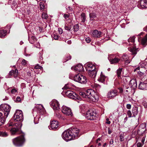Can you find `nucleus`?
I'll return each mask as SVG.
<instances>
[{"label": "nucleus", "mask_w": 147, "mask_h": 147, "mask_svg": "<svg viewBox=\"0 0 147 147\" xmlns=\"http://www.w3.org/2000/svg\"><path fill=\"white\" fill-rule=\"evenodd\" d=\"M23 119V116L22 111L17 110L15 113L13 117L11 119V121H18L17 123H14V127L12 128L10 130L12 135H20V136L12 140L13 144L17 146H22L26 142V139L25 137V134L21 130L22 125L21 122Z\"/></svg>", "instance_id": "f257e3e1"}, {"label": "nucleus", "mask_w": 147, "mask_h": 147, "mask_svg": "<svg viewBox=\"0 0 147 147\" xmlns=\"http://www.w3.org/2000/svg\"><path fill=\"white\" fill-rule=\"evenodd\" d=\"M79 129L77 128H70L64 131L62 136L66 141L74 140L79 137Z\"/></svg>", "instance_id": "f03ea898"}, {"label": "nucleus", "mask_w": 147, "mask_h": 147, "mask_svg": "<svg viewBox=\"0 0 147 147\" xmlns=\"http://www.w3.org/2000/svg\"><path fill=\"white\" fill-rule=\"evenodd\" d=\"M80 96L87 99L90 102H96L98 101V97L97 94L93 90L88 89L85 92H80Z\"/></svg>", "instance_id": "7ed1b4c3"}, {"label": "nucleus", "mask_w": 147, "mask_h": 147, "mask_svg": "<svg viewBox=\"0 0 147 147\" xmlns=\"http://www.w3.org/2000/svg\"><path fill=\"white\" fill-rule=\"evenodd\" d=\"M11 107L6 104H2L0 106V111H1L4 113V116L7 118L10 112Z\"/></svg>", "instance_id": "20e7f679"}, {"label": "nucleus", "mask_w": 147, "mask_h": 147, "mask_svg": "<svg viewBox=\"0 0 147 147\" xmlns=\"http://www.w3.org/2000/svg\"><path fill=\"white\" fill-rule=\"evenodd\" d=\"M86 117L88 120H94L96 118V113L92 110H89L87 111Z\"/></svg>", "instance_id": "39448f33"}, {"label": "nucleus", "mask_w": 147, "mask_h": 147, "mask_svg": "<svg viewBox=\"0 0 147 147\" xmlns=\"http://www.w3.org/2000/svg\"><path fill=\"white\" fill-rule=\"evenodd\" d=\"M65 94L70 98L75 100L77 99L79 100H81V98L79 96L72 91L68 90L66 92Z\"/></svg>", "instance_id": "423d86ee"}, {"label": "nucleus", "mask_w": 147, "mask_h": 147, "mask_svg": "<svg viewBox=\"0 0 147 147\" xmlns=\"http://www.w3.org/2000/svg\"><path fill=\"white\" fill-rule=\"evenodd\" d=\"M61 111L62 112L66 115L71 116L72 115V113L70 108L65 106H62Z\"/></svg>", "instance_id": "0eeeda50"}, {"label": "nucleus", "mask_w": 147, "mask_h": 147, "mask_svg": "<svg viewBox=\"0 0 147 147\" xmlns=\"http://www.w3.org/2000/svg\"><path fill=\"white\" fill-rule=\"evenodd\" d=\"M45 112V110L43 105L41 104H37V114H38L40 117H39V120L41 118V117H43V115Z\"/></svg>", "instance_id": "6e6552de"}, {"label": "nucleus", "mask_w": 147, "mask_h": 147, "mask_svg": "<svg viewBox=\"0 0 147 147\" xmlns=\"http://www.w3.org/2000/svg\"><path fill=\"white\" fill-rule=\"evenodd\" d=\"M50 104L53 110H58L59 109V104L57 100H53L50 103Z\"/></svg>", "instance_id": "1a4fd4ad"}, {"label": "nucleus", "mask_w": 147, "mask_h": 147, "mask_svg": "<svg viewBox=\"0 0 147 147\" xmlns=\"http://www.w3.org/2000/svg\"><path fill=\"white\" fill-rule=\"evenodd\" d=\"M72 70H74L76 72H77L80 71H82L83 70V66L80 64H79L76 66L75 67H71Z\"/></svg>", "instance_id": "9d476101"}, {"label": "nucleus", "mask_w": 147, "mask_h": 147, "mask_svg": "<svg viewBox=\"0 0 147 147\" xmlns=\"http://www.w3.org/2000/svg\"><path fill=\"white\" fill-rule=\"evenodd\" d=\"M117 92L116 90H112L108 92L107 96L108 98L111 99L117 96Z\"/></svg>", "instance_id": "9b49d317"}, {"label": "nucleus", "mask_w": 147, "mask_h": 147, "mask_svg": "<svg viewBox=\"0 0 147 147\" xmlns=\"http://www.w3.org/2000/svg\"><path fill=\"white\" fill-rule=\"evenodd\" d=\"M129 84L130 87V88L133 89H136L137 86L136 79H133L130 80Z\"/></svg>", "instance_id": "f8f14e48"}, {"label": "nucleus", "mask_w": 147, "mask_h": 147, "mask_svg": "<svg viewBox=\"0 0 147 147\" xmlns=\"http://www.w3.org/2000/svg\"><path fill=\"white\" fill-rule=\"evenodd\" d=\"M85 66L86 69L87 71L96 69L95 66L92 63H87L86 65Z\"/></svg>", "instance_id": "ddd939ff"}, {"label": "nucleus", "mask_w": 147, "mask_h": 147, "mask_svg": "<svg viewBox=\"0 0 147 147\" xmlns=\"http://www.w3.org/2000/svg\"><path fill=\"white\" fill-rule=\"evenodd\" d=\"M91 33L92 36L93 37L96 38L100 37L102 34V32L101 31L96 30L92 31Z\"/></svg>", "instance_id": "4468645a"}, {"label": "nucleus", "mask_w": 147, "mask_h": 147, "mask_svg": "<svg viewBox=\"0 0 147 147\" xmlns=\"http://www.w3.org/2000/svg\"><path fill=\"white\" fill-rule=\"evenodd\" d=\"M119 90L120 92H122L123 91H124L127 93H128L131 91V89L128 86L123 85V88H119Z\"/></svg>", "instance_id": "2eb2a0df"}, {"label": "nucleus", "mask_w": 147, "mask_h": 147, "mask_svg": "<svg viewBox=\"0 0 147 147\" xmlns=\"http://www.w3.org/2000/svg\"><path fill=\"white\" fill-rule=\"evenodd\" d=\"M58 127V122L56 121H52L51 122V128L52 129L55 130Z\"/></svg>", "instance_id": "dca6fc26"}, {"label": "nucleus", "mask_w": 147, "mask_h": 147, "mask_svg": "<svg viewBox=\"0 0 147 147\" xmlns=\"http://www.w3.org/2000/svg\"><path fill=\"white\" fill-rule=\"evenodd\" d=\"M97 71L96 69H95L94 70H91L90 71H88V72L89 76L91 78H94L96 76Z\"/></svg>", "instance_id": "f3484780"}, {"label": "nucleus", "mask_w": 147, "mask_h": 147, "mask_svg": "<svg viewBox=\"0 0 147 147\" xmlns=\"http://www.w3.org/2000/svg\"><path fill=\"white\" fill-rule=\"evenodd\" d=\"M107 79V78L102 74V72H101L100 77L98 79V80L102 83L105 84L106 83L105 81H106Z\"/></svg>", "instance_id": "a211bd4d"}, {"label": "nucleus", "mask_w": 147, "mask_h": 147, "mask_svg": "<svg viewBox=\"0 0 147 147\" xmlns=\"http://www.w3.org/2000/svg\"><path fill=\"white\" fill-rule=\"evenodd\" d=\"M6 117L3 116V114L2 112H0V126L3 125L5 122Z\"/></svg>", "instance_id": "6ab92c4d"}, {"label": "nucleus", "mask_w": 147, "mask_h": 147, "mask_svg": "<svg viewBox=\"0 0 147 147\" xmlns=\"http://www.w3.org/2000/svg\"><path fill=\"white\" fill-rule=\"evenodd\" d=\"M128 50L131 52L133 54H136L138 51H139V49L138 48H136L135 47H129L128 48Z\"/></svg>", "instance_id": "aec40b11"}, {"label": "nucleus", "mask_w": 147, "mask_h": 147, "mask_svg": "<svg viewBox=\"0 0 147 147\" xmlns=\"http://www.w3.org/2000/svg\"><path fill=\"white\" fill-rule=\"evenodd\" d=\"M140 4L142 8H147V0H141Z\"/></svg>", "instance_id": "412c9836"}, {"label": "nucleus", "mask_w": 147, "mask_h": 147, "mask_svg": "<svg viewBox=\"0 0 147 147\" xmlns=\"http://www.w3.org/2000/svg\"><path fill=\"white\" fill-rule=\"evenodd\" d=\"M111 64H115L118 63L120 60L117 57H115L114 59H110L108 58Z\"/></svg>", "instance_id": "4be33fe9"}, {"label": "nucleus", "mask_w": 147, "mask_h": 147, "mask_svg": "<svg viewBox=\"0 0 147 147\" xmlns=\"http://www.w3.org/2000/svg\"><path fill=\"white\" fill-rule=\"evenodd\" d=\"M141 44L145 46L147 45V34H146L142 39Z\"/></svg>", "instance_id": "5701e85b"}, {"label": "nucleus", "mask_w": 147, "mask_h": 147, "mask_svg": "<svg viewBox=\"0 0 147 147\" xmlns=\"http://www.w3.org/2000/svg\"><path fill=\"white\" fill-rule=\"evenodd\" d=\"M139 88L141 90H144L146 88V83L141 82L139 85Z\"/></svg>", "instance_id": "b1692460"}, {"label": "nucleus", "mask_w": 147, "mask_h": 147, "mask_svg": "<svg viewBox=\"0 0 147 147\" xmlns=\"http://www.w3.org/2000/svg\"><path fill=\"white\" fill-rule=\"evenodd\" d=\"M132 112L134 117H135L138 114V108L137 107H133L132 109Z\"/></svg>", "instance_id": "393cba45"}, {"label": "nucleus", "mask_w": 147, "mask_h": 147, "mask_svg": "<svg viewBox=\"0 0 147 147\" xmlns=\"http://www.w3.org/2000/svg\"><path fill=\"white\" fill-rule=\"evenodd\" d=\"M7 31L6 30H0V37L3 38L7 34Z\"/></svg>", "instance_id": "a878e982"}, {"label": "nucleus", "mask_w": 147, "mask_h": 147, "mask_svg": "<svg viewBox=\"0 0 147 147\" xmlns=\"http://www.w3.org/2000/svg\"><path fill=\"white\" fill-rule=\"evenodd\" d=\"M81 79L79 82L81 84H85L87 82V79L86 77L82 75L81 76Z\"/></svg>", "instance_id": "bb28decb"}, {"label": "nucleus", "mask_w": 147, "mask_h": 147, "mask_svg": "<svg viewBox=\"0 0 147 147\" xmlns=\"http://www.w3.org/2000/svg\"><path fill=\"white\" fill-rule=\"evenodd\" d=\"M135 39V36H133L132 37H130L128 39V41L129 42H131L132 43V44L129 43L128 44V45L129 46H130L131 45H133V44L134 42Z\"/></svg>", "instance_id": "cd10ccee"}, {"label": "nucleus", "mask_w": 147, "mask_h": 147, "mask_svg": "<svg viewBox=\"0 0 147 147\" xmlns=\"http://www.w3.org/2000/svg\"><path fill=\"white\" fill-rule=\"evenodd\" d=\"M122 79L123 82L124 83V85H125L126 86H128L127 84V82L129 80L130 78L129 77H123Z\"/></svg>", "instance_id": "c85d7f7f"}, {"label": "nucleus", "mask_w": 147, "mask_h": 147, "mask_svg": "<svg viewBox=\"0 0 147 147\" xmlns=\"http://www.w3.org/2000/svg\"><path fill=\"white\" fill-rule=\"evenodd\" d=\"M81 75L78 74L76 75L74 78V79L75 81L79 82L80 81V79H81Z\"/></svg>", "instance_id": "c756f323"}, {"label": "nucleus", "mask_w": 147, "mask_h": 147, "mask_svg": "<svg viewBox=\"0 0 147 147\" xmlns=\"http://www.w3.org/2000/svg\"><path fill=\"white\" fill-rule=\"evenodd\" d=\"M80 20L82 22H84L86 20V16L84 13H82L80 16Z\"/></svg>", "instance_id": "7c9ffc66"}, {"label": "nucleus", "mask_w": 147, "mask_h": 147, "mask_svg": "<svg viewBox=\"0 0 147 147\" xmlns=\"http://www.w3.org/2000/svg\"><path fill=\"white\" fill-rule=\"evenodd\" d=\"M89 16L90 20H93L96 17V14L94 13H90L89 14Z\"/></svg>", "instance_id": "2f4dec72"}, {"label": "nucleus", "mask_w": 147, "mask_h": 147, "mask_svg": "<svg viewBox=\"0 0 147 147\" xmlns=\"http://www.w3.org/2000/svg\"><path fill=\"white\" fill-rule=\"evenodd\" d=\"M122 71V69H119L117 71V74L118 76V77L119 78H121V74Z\"/></svg>", "instance_id": "473e14b6"}, {"label": "nucleus", "mask_w": 147, "mask_h": 147, "mask_svg": "<svg viewBox=\"0 0 147 147\" xmlns=\"http://www.w3.org/2000/svg\"><path fill=\"white\" fill-rule=\"evenodd\" d=\"M12 76H14V70H12L9 71V74L8 75L6 76L7 78H10Z\"/></svg>", "instance_id": "72a5a7b5"}, {"label": "nucleus", "mask_w": 147, "mask_h": 147, "mask_svg": "<svg viewBox=\"0 0 147 147\" xmlns=\"http://www.w3.org/2000/svg\"><path fill=\"white\" fill-rule=\"evenodd\" d=\"M8 136L7 133L5 132L0 131V136L3 137H6Z\"/></svg>", "instance_id": "f704fd0d"}, {"label": "nucleus", "mask_w": 147, "mask_h": 147, "mask_svg": "<svg viewBox=\"0 0 147 147\" xmlns=\"http://www.w3.org/2000/svg\"><path fill=\"white\" fill-rule=\"evenodd\" d=\"M40 9L41 10H43L45 7L44 2H40Z\"/></svg>", "instance_id": "c9c22d12"}, {"label": "nucleus", "mask_w": 147, "mask_h": 147, "mask_svg": "<svg viewBox=\"0 0 147 147\" xmlns=\"http://www.w3.org/2000/svg\"><path fill=\"white\" fill-rule=\"evenodd\" d=\"M146 127V125L145 123H143L140 125L139 127V129L141 130L142 129L143 130H145Z\"/></svg>", "instance_id": "e433bc0d"}, {"label": "nucleus", "mask_w": 147, "mask_h": 147, "mask_svg": "<svg viewBox=\"0 0 147 147\" xmlns=\"http://www.w3.org/2000/svg\"><path fill=\"white\" fill-rule=\"evenodd\" d=\"M42 18L43 19H47L48 18L47 14L46 13H43L42 14Z\"/></svg>", "instance_id": "4c0bfd02"}, {"label": "nucleus", "mask_w": 147, "mask_h": 147, "mask_svg": "<svg viewBox=\"0 0 147 147\" xmlns=\"http://www.w3.org/2000/svg\"><path fill=\"white\" fill-rule=\"evenodd\" d=\"M36 41V38H35V37L33 36H32L31 37V39H30V42L31 44H33Z\"/></svg>", "instance_id": "58836bf2"}, {"label": "nucleus", "mask_w": 147, "mask_h": 147, "mask_svg": "<svg viewBox=\"0 0 147 147\" xmlns=\"http://www.w3.org/2000/svg\"><path fill=\"white\" fill-rule=\"evenodd\" d=\"M128 56L126 54H124L122 56L121 60L123 61H125L128 58Z\"/></svg>", "instance_id": "ea45409f"}, {"label": "nucleus", "mask_w": 147, "mask_h": 147, "mask_svg": "<svg viewBox=\"0 0 147 147\" xmlns=\"http://www.w3.org/2000/svg\"><path fill=\"white\" fill-rule=\"evenodd\" d=\"M55 115L59 119H64V118H63V117L61 116V115L60 114L58 113H57L55 114Z\"/></svg>", "instance_id": "a19ab883"}, {"label": "nucleus", "mask_w": 147, "mask_h": 147, "mask_svg": "<svg viewBox=\"0 0 147 147\" xmlns=\"http://www.w3.org/2000/svg\"><path fill=\"white\" fill-rule=\"evenodd\" d=\"M127 113L128 117L129 118L134 117L133 115L132 116L131 112L130 110L127 111Z\"/></svg>", "instance_id": "79ce46f5"}, {"label": "nucleus", "mask_w": 147, "mask_h": 147, "mask_svg": "<svg viewBox=\"0 0 147 147\" xmlns=\"http://www.w3.org/2000/svg\"><path fill=\"white\" fill-rule=\"evenodd\" d=\"M73 28L74 31H77L79 30V26L78 24H76L74 26Z\"/></svg>", "instance_id": "37998d69"}, {"label": "nucleus", "mask_w": 147, "mask_h": 147, "mask_svg": "<svg viewBox=\"0 0 147 147\" xmlns=\"http://www.w3.org/2000/svg\"><path fill=\"white\" fill-rule=\"evenodd\" d=\"M65 30L68 31H71V28L70 26H65Z\"/></svg>", "instance_id": "c03bdc74"}, {"label": "nucleus", "mask_w": 147, "mask_h": 147, "mask_svg": "<svg viewBox=\"0 0 147 147\" xmlns=\"http://www.w3.org/2000/svg\"><path fill=\"white\" fill-rule=\"evenodd\" d=\"M37 71L38 70V69H40V73H42V67L41 66H39V65H38V64H37Z\"/></svg>", "instance_id": "a18cd8bd"}, {"label": "nucleus", "mask_w": 147, "mask_h": 147, "mask_svg": "<svg viewBox=\"0 0 147 147\" xmlns=\"http://www.w3.org/2000/svg\"><path fill=\"white\" fill-rule=\"evenodd\" d=\"M70 88V86L69 84H66L63 87V88L65 89H69Z\"/></svg>", "instance_id": "49530a36"}, {"label": "nucleus", "mask_w": 147, "mask_h": 147, "mask_svg": "<svg viewBox=\"0 0 147 147\" xmlns=\"http://www.w3.org/2000/svg\"><path fill=\"white\" fill-rule=\"evenodd\" d=\"M14 77H16L18 74V71L17 69H15V70H14Z\"/></svg>", "instance_id": "de8ad7c7"}, {"label": "nucleus", "mask_w": 147, "mask_h": 147, "mask_svg": "<svg viewBox=\"0 0 147 147\" xmlns=\"http://www.w3.org/2000/svg\"><path fill=\"white\" fill-rule=\"evenodd\" d=\"M119 140L120 141H122L123 140L124 137L123 135L121 134L119 136Z\"/></svg>", "instance_id": "09e8293b"}, {"label": "nucleus", "mask_w": 147, "mask_h": 147, "mask_svg": "<svg viewBox=\"0 0 147 147\" xmlns=\"http://www.w3.org/2000/svg\"><path fill=\"white\" fill-rule=\"evenodd\" d=\"M22 64L24 65H26L27 63V61L25 59H23L21 62Z\"/></svg>", "instance_id": "8fccbe9b"}, {"label": "nucleus", "mask_w": 147, "mask_h": 147, "mask_svg": "<svg viewBox=\"0 0 147 147\" xmlns=\"http://www.w3.org/2000/svg\"><path fill=\"white\" fill-rule=\"evenodd\" d=\"M142 105L145 108H147V103L145 102L144 101L143 102Z\"/></svg>", "instance_id": "3c124183"}, {"label": "nucleus", "mask_w": 147, "mask_h": 147, "mask_svg": "<svg viewBox=\"0 0 147 147\" xmlns=\"http://www.w3.org/2000/svg\"><path fill=\"white\" fill-rule=\"evenodd\" d=\"M85 40L86 42L88 43L90 42L91 41L90 38L89 37H88L86 38Z\"/></svg>", "instance_id": "603ef678"}, {"label": "nucleus", "mask_w": 147, "mask_h": 147, "mask_svg": "<svg viewBox=\"0 0 147 147\" xmlns=\"http://www.w3.org/2000/svg\"><path fill=\"white\" fill-rule=\"evenodd\" d=\"M143 145V144H142L140 142H138L137 144V147H142Z\"/></svg>", "instance_id": "864d4df0"}, {"label": "nucleus", "mask_w": 147, "mask_h": 147, "mask_svg": "<svg viewBox=\"0 0 147 147\" xmlns=\"http://www.w3.org/2000/svg\"><path fill=\"white\" fill-rule=\"evenodd\" d=\"M125 63L126 64H128L130 62V60H128V58L125 61Z\"/></svg>", "instance_id": "5fc2aeb1"}, {"label": "nucleus", "mask_w": 147, "mask_h": 147, "mask_svg": "<svg viewBox=\"0 0 147 147\" xmlns=\"http://www.w3.org/2000/svg\"><path fill=\"white\" fill-rule=\"evenodd\" d=\"M17 92V90L15 88L13 89L11 91V92L12 94H15Z\"/></svg>", "instance_id": "6e6d98bb"}, {"label": "nucleus", "mask_w": 147, "mask_h": 147, "mask_svg": "<svg viewBox=\"0 0 147 147\" xmlns=\"http://www.w3.org/2000/svg\"><path fill=\"white\" fill-rule=\"evenodd\" d=\"M53 38L55 40H58L59 39V36L57 35L54 34Z\"/></svg>", "instance_id": "4d7b16f0"}, {"label": "nucleus", "mask_w": 147, "mask_h": 147, "mask_svg": "<svg viewBox=\"0 0 147 147\" xmlns=\"http://www.w3.org/2000/svg\"><path fill=\"white\" fill-rule=\"evenodd\" d=\"M58 31L59 34H61L63 33V30L61 28H58Z\"/></svg>", "instance_id": "13d9d810"}, {"label": "nucleus", "mask_w": 147, "mask_h": 147, "mask_svg": "<svg viewBox=\"0 0 147 147\" xmlns=\"http://www.w3.org/2000/svg\"><path fill=\"white\" fill-rule=\"evenodd\" d=\"M131 105L130 104H128L126 105V107L128 109H130L131 108Z\"/></svg>", "instance_id": "bf43d9fd"}, {"label": "nucleus", "mask_w": 147, "mask_h": 147, "mask_svg": "<svg viewBox=\"0 0 147 147\" xmlns=\"http://www.w3.org/2000/svg\"><path fill=\"white\" fill-rule=\"evenodd\" d=\"M64 17L65 19H67L69 17V15L67 14H64Z\"/></svg>", "instance_id": "052dcab7"}, {"label": "nucleus", "mask_w": 147, "mask_h": 147, "mask_svg": "<svg viewBox=\"0 0 147 147\" xmlns=\"http://www.w3.org/2000/svg\"><path fill=\"white\" fill-rule=\"evenodd\" d=\"M21 101L20 98V97H17L16 99V102H20Z\"/></svg>", "instance_id": "680f3d73"}, {"label": "nucleus", "mask_w": 147, "mask_h": 147, "mask_svg": "<svg viewBox=\"0 0 147 147\" xmlns=\"http://www.w3.org/2000/svg\"><path fill=\"white\" fill-rule=\"evenodd\" d=\"M106 123L108 124H110L111 123V122L109 121V119L108 118L106 119Z\"/></svg>", "instance_id": "e2e57ef3"}, {"label": "nucleus", "mask_w": 147, "mask_h": 147, "mask_svg": "<svg viewBox=\"0 0 147 147\" xmlns=\"http://www.w3.org/2000/svg\"><path fill=\"white\" fill-rule=\"evenodd\" d=\"M39 30L40 32H42L43 31V28L39 27Z\"/></svg>", "instance_id": "0e129e2a"}, {"label": "nucleus", "mask_w": 147, "mask_h": 147, "mask_svg": "<svg viewBox=\"0 0 147 147\" xmlns=\"http://www.w3.org/2000/svg\"><path fill=\"white\" fill-rule=\"evenodd\" d=\"M113 143V139H111L109 142V143L111 144H112Z\"/></svg>", "instance_id": "69168bd1"}, {"label": "nucleus", "mask_w": 147, "mask_h": 147, "mask_svg": "<svg viewBox=\"0 0 147 147\" xmlns=\"http://www.w3.org/2000/svg\"><path fill=\"white\" fill-rule=\"evenodd\" d=\"M145 140V138L144 137H143L141 140V142L142 143V144H143V145L144 144Z\"/></svg>", "instance_id": "338daca9"}, {"label": "nucleus", "mask_w": 147, "mask_h": 147, "mask_svg": "<svg viewBox=\"0 0 147 147\" xmlns=\"http://www.w3.org/2000/svg\"><path fill=\"white\" fill-rule=\"evenodd\" d=\"M143 30L147 32V26L143 28Z\"/></svg>", "instance_id": "774afa93"}]
</instances>
